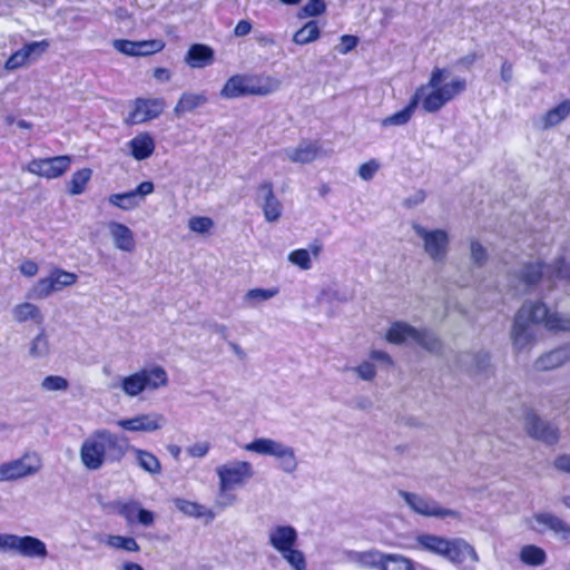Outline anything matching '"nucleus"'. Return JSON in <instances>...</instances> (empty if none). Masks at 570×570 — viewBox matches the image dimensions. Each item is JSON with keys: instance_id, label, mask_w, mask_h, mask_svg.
I'll return each instance as SVG.
<instances>
[{"instance_id": "nucleus-51", "label": "nucleus", "mask_w": 570, "mask_h": 570, "mask_svg": "<svg viewBox=\"0 0 570 570\" xmlns=\"http://www.w3.org/2000/svg\"><path fill=\"white\" fill-rule=\"evenodd\" d=\"M383 557L384 554H380L377 551H364L358 553L357 561L363 566L381 570V559Z\"/></svg>"}, {"instance_id": "nucleus-47", "label": "nucleus", "mask_w": 570, "mask_h": 570, "mask_svg": "<svg viewBox=\"0 0 570 570\" xmlns=\"http://www.w3.org/2000/svg\"><path fill=\"white\" fill-rule=\"evenodd\" d=\"M214 227V222L207 216H193L188 220V228L197 234H206Z\"/></svg>"}, {"instance_id": "nucleus-29", "label": "nucleus", "mask_w": 570, "mask_h": 570, "mask_svg": "<svg viewBox=\"0 0 570 570\" xmlns=\"http://www.w3.org/2000/svg\"><path fill=\"white\" fill-rule=\"evenodd\" d=\"M246 86V75H234L226 80L220 90V96L227 99L248 96V87Z\"/></svg>"}, {"instance_id": "nucleus-35", "label": "nucleus", "mask_w": 570, "mask_h": 570, "mask_svg": "<svg viewBox=\"0 0 570 570\" xmlns=\"http://www.w3.org/2000/svg\"><path fill=\"white\" fill-rule=\"evenodd\" d=\"M92 176V170L88 167L76 170L68 183V193L72 196L82 194Z\"/></svg>"}, {"instance_id": "nucleus-16", "label": "nucleus", "mask_w": 570, "mask_h": 570, "mask_svg": "<svg viewBox=\"0 0 570 570\" xmlns=\"http://www.w3.org/2000/svg\"><path fill=\"white\" fill-rule=\"evenodd\" d=\"M527 432L537 440L548 444H554L559 440V430L550 423L543 422L537 414L529 412L527 414Z\"/></svg>"}, {"instance_id": "nucleus-54", "label": "nucleus", "mask_w": 570, "mask_h": 570, "mask_svg": "<svg viewBox=\"0 0 570 570\" xmlns=\"http://www.w3.org/2000/svg\"><path fill=\"white\" fill-rule=\"evenodd\" d=\"M48 350V341L43 332L39 333L32 341L30 346V354L33 356H40Z\"/></svg>"}, {"instance_id": "nucleus-64", "label": "nucleus", "mask_w": 570, "mask_h": 570, "mask_svg": "<svg viewBox=\"0 0 570 570\" xmlns=\"http://www.w3.org/2000/svg\"><path fill=\"white\" fill-rule=\"evenodd\" d=\"M370 358L372 361L385 362L390 366L393 365V361H392L391 356L384 351H376V350L372 351L370 353Z\"/></svg>"}, {"instance_id": "nucleus-19", "label": "nucleus", "mask_w": 570, "mask_h": 570, "mask_svg": "<svg viewBox=\"0 0 570 570\" xmlns=\"http://www.w3.org/2000/svg\"><path fill=\"white\" fill-rule=\"evenodd\" d=\"M154 189V183L146 180L140 183L134 190L110 195L108 200L112 206L128 210L137 206L136 197L138 195L145 197L150 195Z\"/></svg>"}, {"instance_id": "nucleus-18", "label": "nucleus", "mask_w": 570, "mask_h": 570, "mask_svg": "<svg viewBox=\"0 0 570 570\" xmlns=\"http://www.w3.org/2000/svg\"><path fill=\"white\" fill-rule=\"evenodd\" d=\"M257 191L264 195V203L262 204V210L266 222H277L283 212V205L279 199L275 196L274 185L271 180H264L257 186Z\"/></svg>"}, {"instance_id": "nucleus-42", "label": "nucleus", "mask_w": 570, "mask_h": 570, "mask_svg": "<svg viewBox=\"0 0 570 570\" xmlns=\"http://www.w3.org/2000/svg\"><path fill=\"white\" fill-rule=\"evenodd\" d=\"M107 542L115 549H121L128 552H138L140 550L139 544L131 537L109 535Z\"/></svg>"}, {"instance_id": "nucleus-36", "label": "nucleus", "mask_w": 570, "mask_h": 570, "mask_svg": "<svg viewBox=\"0 0 570 570\" xmlns=\"http://www.w3.org/2000/svg\"><path fill=\"white\" fill-rule=\"evenodd\" d=\"M320 36L321 30L317 21L309 20L294 33L293 41L296 45L303 46L317 40Z\"/></svg>"}, {"instance_id": "nucleus-31", "label": "nucleus", "mask_w": 570, "mask_h": 570, "mask_svg": "<svg viewBox=\"0 0 570 570\" xmlns=\"http://www.w3.org/2000/svg\"><path fill=\"white\" fill-rule=\"evenodd\" d=\"M130 451L134 452L137 464L146 472L150 474H159L161 472V464L158 458L149 451L132 448Z\"/></svg>"}, {"instance_id": "nucleus-6", "label": "nucleus", "mask_w": 570, "mask_h": 570, "mask_svg": "<svg viewBox=\"0 0 570 570\" xmlns=\"http://www.w3.org/2000/svg\"><path fill=\"white\" fill-rule=\"evenodd\" d=\"M271 546L295 569L306 570V560L296 549L297 531L292 525H276L269 533Z\"/></svg>"}, {"instance_id": "nucleus-55", "label": "nucleus", "mask_w": 570, "mask_h": 570, "mask_svg": "<svg viewBox=\"0 0 570 570\" xmlns=\"http://www.w3.org/2000/svg\"><path fill=\"white\" fill-rule=\"evenodd\" d=\"M470 249L471 257L476 265H482L487 261V250L478 240L471 242Z\"/></svg>"}, {"instance_id": "nucleus-52", "label": "nucleus", "mask_w": 570, "mask_h": 570, "mask_svg": "<svg viewBox=\"0 0 570 570\" xmlns=\"http://www.w3.org/2000/svg\"><path fill=\"white\" fill-rule=\"evenodd\" d=\"M24 53H26V51H24L23 47L17 51H14L13 53H11L10 57L6 61V65H4L6 68L9 70H14V69H18V68L27 65L30 61V59Z\"/></svg>"}, {"instance_id": "nucleus-28", "label": "nucleus", "mask_w": 570, "mask_h": 570, "mask_svg": "<svg viewBox=\"0 0 570 570\" xmlns=\"http://www.w3.org/2000/svg\"><path fill=\"white\" fill-rule=\"evenodd\" d=\"M175 505L180 512L195 519H205L206 522H210L215 518L210 509L194 501L178 498L175 500Z\"/></svg>"}, {"instance_id": "nucleus-27", "label": "nucleus", "mask_w": 570, "mask_h": 570, "mask_svg": "<svg viewBox=\"0 0 570 570\" xmlns=\"http://www.w3.org/2000/svg\"><path fill=\"white\" fill-rule=\"evenodd\" d=\"M208 102V97L206 94L200 92H184L178 99L176 106L174 107V114L176 116H181L187 112H191L197 108L206 105Z\"/></svg>"}, {"instance_id": "nucleus-59", "label": "nucleus", "mask_w": 570, "mask_h": 570, "mask_svg": "<svg viewBox=\"0 0 570 570\" xmlns=\"http://www.w3.org/2000/svg\"><path fill=\"white\" fill-rule=\"evenodd\" d=\"M19 269L21 274H23L24 276L33 277L35 275H37L39 266L36 262L31 259H26L20 264Z\"/></svg>"}, {"instance_id": "nucleus-58", "label": "nucleus", "mask_w": 570, "mask_h": 570, "mask_svg": "<svg viewBox=\"0 0 570 570\" xmlns=\"http://www.w3.org/2000/svg\"><path fill=\"white\" fill-rule=\"evenodd\" d=\"M356 373L358 376L363 380L371 381L376 375L375 366L370 362H363L361 363L356 368Z\"/></svg>"}, {"instance_id": "nucleus-45", "label": "nucleus", "mask_w": 570, "mask_h": 570, "mask_svg": "<svg viewBox=\"0 0 570 570\" xmlns=\"http://www.w3.org/2000/svg\"><path fill=\"white\" fill-rule=\"evenodd\" d=\"M550 276L557 279L570 281V262L559 257L550 266Z\"/></svg>"}, {"instance_id": "nucleus-43", "label": "nucleus", "mask_w": 570, "mask_h": 570, "mask_svg": "<svg viewBox=\"0 0 570 570\" xmlns=\"http://www.w3.org/2000/svg\"><path fill=\"white\" fill-rule=\"evenodd\" d=\"M166 42L163 39H149L138 41L139 57L151 56L163 51Z\"/></svg>"}, {"instance_id": "nucleus-17", "label": "nucleus", "mask_w": 570, "mask_h": 570, "mask_svg": "<svg viewBox=\"0 0 570 570\" xmlns=\"http://www.w3.org/2000/svg\"><path fill=\"white\" fill-rule=\"evenodd\" d=\"M407 504L419 514L425 517L446 518L454 515L452 510L441 507L436 501L413 493L405 495Z\"/></svg>"}, {"instance_id": "nucleus-22", "label": "nucleus", "mask_w": 570, "mask_h": 570, "mask_svg": "<svg viewBox=\"0 0 570 570\" xmlns=\"http://www.w3.org/2000/svg\"><path fill=\"white\" fill-rule=\"evenodd\" d=\"M215 61V52L212 47L204 43H194L189 47L185 62L190 68H205Z\"/></svg>"}, {"instance_id": "nucleus-9", "label": "nucleus", "mask_w": 570, "mask_h": 570, "mask_svg": "<svg viewBox=\"0 0 570 570\" xmlns=\"http://www.w3.org/2000/svg\"><path fill=\"white\" fill-rule=\"evenodd\" d=\"M78 276L75 273L55 267L47 277L40 278L30 289L28 297L43 299L53 292L61 291L65 287L76 284Z\"/></svg>"}, {"instance_id": "nucleus-2", "label": "nucleus", "mask_w": 570, "mask_h": 570, "mask_svg": "<svg viewBox=\"0 0 570 570\" xmlns=\"http://www.w3.org/2000/svg\"><path fill=\"white\" fill-rule=\"evenodd\" d=\"M129 451L130 443L127 436L108 429H98L83 440L79 456L87 470L97 471L106 463L121 462Z\"/></svg>"}, {"instance_id": "nucleus-39", "label": "nucleus", "mask_w": 570, "mask_h": 570, "mask_svg": "<svg viewBox=\"0 0 570 570\" xmlns=\"http://www.w3.org/2000/svg\"><path fill=\"white\" fill-rule=\"evenodd\" d=\"M320 154V146L315 142H307L305 145H299L296 147L292 154L289 155V159L294 163H312L317 158Z\"/></svg>"}, {"instance_id": "nucleus-20", "label": "nucleus", "mask_w": 570, "mask_h": 570, "mask_svg": "<svg viewBox=\"0 0 570 570\" xmlns=\"http://www.w3.org/2000/svg\"><path fill=\"white\" fill-rule=\"evenodd\" d=\"M446 546L443 558L453 563H463L468 557L473 561L478 560L474 548L463 539H448Z\"/></svg>"}, {"instance_id": "nucleus-33", "label": "nucleus", "mask_w": 570, "mask_h": 570, "mask_svg": "<svg viewBox=\"0 0 570 570\" xmlns=\"http://www.w3.org/2000/svg\"><path fill=\"white\" fill-rule=\"evenodd\" d=\"M570 115V99L562 100L556 107L549 109L542 120L546 129L554 127Z\"/></svg>"}, {"instance_id": "nucleus-60", "label": "nucleus", "mask_w": 570, "mask_h": 570, "mask_svg": "<svg viewBox=\"0 0 570 570\" xmlns=\"http://www.w3.org/2000/svg\"><path fill=\"white\" fill-rule=\"evenodd\" d=\"M208 451H209L208 443H195L188 448L189 455H191L194 458H203L208 453Z\"/></svg>"}, {"instance_id": "nucleus-10", "label": "nucleus", "mask_w": 570, "mask_h": 570, "mask_svg": "<svg viewBox=\"0 0 570 570\" xmlns=\"http://www.w3.org/2000/svg\"><path fill=\"white\" fill-rule=\"evenodd\" d=\"M166 108L164 98H136L125 119L127 125H139L158 118Z\"/></svg>"}, {"instance_id": "nucleus-50", "label": "nucleus", "mask_w": 570, "mask_h": 570, "mask_svg": "<svg viewBox=\"0 0 570 570\" xmlns=\"http://www.w3.org/2000/svg\"><path fill=\"white\" fill-rule=\"evenodd\" d=\"M68 386V381L58 375L46 376L41 382V387L46 391H66Z\"/></svg>"}, {"instance_id": "nucleus-24", "label": "nucleus", "mask_w": 570, "mask_h": 570, "mask_svg": "<svg viewBox=\"0 0 570 570\" xmlns=\"http://www.w3.org/2000/svg\"><path fill=\"white\" fill-rule=\"evenodd\" d=\"M570 360V346H560L543 355L535 362L534 367L538 371L554 370Z\"/></svg>"}, {"instance_id": "nucleus-15", "label": "nucleus", "mask_w": 570, "mask_h": 570, "mask_svg": "<svg viewBox=\"0 0 570 570\" xmlns=\"http://www.w3.org/2000/svg\"><path fill=\"white\" fill-rule=\"evenodd\" d=\"M165 417L160 413L138 414L134 417L121 419L117 425L129 432H155L161 429Z\"/></svg>"}, {"instance_id": "nucleus-30", "label": "nucleus", "mask_w": 570, "mask_h": 570, "mask_svg": "<svg viewBox=\"0 0 570 570\" xmlns=\"http://www.w3.org/2000/svg\"><path fill=\"white\" fill-rule=\"evenodd\" d=\"M13 317L18 323H24L29 320L36 324L41 325L43 323V316L39 307L32 303L24 302L14 306Z\"/></svg>"}, {"instance_id": "nucleus-38", "label": "nucleus", "mask_w": 570, "mask_h": 570, "mask_svg": "<svg viewBox=\"0 0 570 570\" xmlns=\"http://www.w3.org/2000/svg\"><path fill=\"white\" fill-rule=\"evenodd\" d=\"M281 443L272 440L259 438L244 445V450L248 452H254L262 455H272L274 456L278 449L281 448Z\"/></svg>"}, {"instance_id": "nucleus-48", "label": "nucleus", "mask_w": 570, "mask_h": 570, "mask_svg": "<svg viewBox=\"0 0 570 570\" xmlns=\"http://www.w3.org/2000/svg\"><path fill=\"white\" fill-rule=\"evenodd\" d=\"M50 47V41L47 39L40 41L28 42L23 46L26 51L24 55L31 60H36L41 57Z\"/></svg>"}, {"instance_id": "nucleus-62", "label": "nucleus", "mask_w": 570, "mask_h": 570, "mask_svg": "<svg viewBox=\"0 0 570 570\" xmlns=\"http://www.w3.org/2000/svg\"><path fill=\"white\" fill-rule=\"evenodd\" d=\"M252 22L248 20H239L235 28H234V35L237 37H244L247 36L252 31Z\"/></svg>"}, {"instance_id": "nucleus-57", "label": "nucleus", "mask_w": 570, "mask_h": 570, "mask_svg": "<svg viewBox=\"0 0 570 570\" xmlns=\"http://www.w3.org/2000/svg\"><path fill=\"white\" fill-rule=\"evenodd\" d=\"M358 43V38L353 35H344L341 37V43L338 47V52L346 55L352 51Z\"/></svg>"}, {"instance_id": "nucleus-37", "label": "nucleus", "mask_w": 570, "mask_h": 570, "mask_svg": "<svg viewBox=\"0 0 570 570\" xmlns=\"http://www.w3.org/2000/svg\"><path fill=\"white\" fill-rule=\"evenodd\" d=\"M547 265L542 261L528 263L521 271L520 279L528 286L537 285L543 277Z\"/></svg>"}, {"instance_id": "nucleus-12", "label": "nucleus", "mask_w": 570, "mask_h": 570, "mask_svg": "<svg viewBox=\"0 0 570 570\" xmlns=\"http://www.w3.org/2000/svg\"><path fill=\"white\" fill-rule=\"evenodd\" d=\"M415 233L423 239L424 249L435 262H441L446 257L449 247V235L443 229L428 230L417 225Z\"/></svg>"}, {"instance_id": "nucleus-21", "label": "nucleus", "mask_w": 570, "mask_h": 570, "mask_svg": "<svg viewBox=\"0 0 570 570\" xmlns=\"http://www.w3.org/2000/svg\"><path fill=\"white\" fill-rule=\"evenodd\" d=\"M246 87L248 96H267L276 91L279 87V80L265 75H246Z\"/></svg>"}, {"instance_id": "nucleus-5", "label": "nucleus", "mask_w": 570, "mask_h": 570, "mask_svg": "<svg viewBox=\"0 0 570 570\" xmlns=\"http://www.w3.org/2000/svg\"><path fill=\"white\" fill-rule=\"evenodd\" d=\"M216 473L219 479L217 505L220 508L232 505L236 501V495L232 491L245 485L254 476L253 466L247 461L223 464L216 469Z\"/></svg>"}, {"instance_id": "nucleus-23", "label": "nucleus", "mask_w": 570, "mask_h": 570, "mask_svg": "<svg viewBox=\"0 0 570 570\" xmlns=\"http://www.w3.org/2000/svg\"><path fill=\"white\" fill-rule=\"evenodd\" d=\"M130 156L136 160H145L149 158L156 148L154 137L147 132H139L128 141Z\"/></svg>"}, {"instance_id": "nucleus-49", "label": "nucleus", "mask_w": 570, "mask_h": 570, "mask_svg": "<svg viewBox=\"0 0 570 570\" xmlns=\"http://www.w3.org/2000/svg\"><path fill=\"white\" fill-rule=\"evenodd\" d=\"M112 47L120 53L128 57H139L138 41L128 39H116L112 41Z\"/></svg>"}, {"instance_id": "nucleus-53", "label": "nucleus", "mask_w": 570, "mask_h": 570, "mask_svg": "<svg viewBox=\"0 0 570 570\" xmlns=\"http://www.w3.org/2000/svg\"><path fill=\"white\" fill-rule=\"evenodd\" d=\"M278 294V288H253L247 293V297L257 301H267Z\"/></svg>"}, {"instance_id": "nucleus-44", "label": "nucleus", "mask_w": 570, "mask_h": 570, "mask_svg": "<svg viewBox=\"0 0 570 570\" xmlns=\"http://www.w3.org/2000/svg\"><path fill=\"white\" fill-rule=\"evenodd\" d=\"M326 11L324 0H308L299 10V18L318 17Z\"/></svg>"}, {"instance_id": "nucleus-13", "label": "nucleus", "mask_w": 570, "mask_h": 570, "mask_svg": "<svg viewBox=\"0 0 570 570\" xmlns=\"http://www.w3.org/2000/svg\"><path fill=\"white\" fill-rule=\"evenodd\" d=\"M29 459L30 455L24 454L17 460L2 463L0 465V482L14 481L37 473L40 469L39 460L35 459L33 463H27V460Z\"/></svg>"}, {"instance_id": "nucleus-56", "label": "nucleus", "mask_w": 570, "mask_h": 570, "mask_svg": "<svg viewBox=\"0 0 570 570\" xmlns=\"http://www.w3.org/2000/svg\"><path fill=\"white\" fill-rule=\"evenodd\" d=\"M377 170L379 164L371 159L358 167V175L364 180H371Z\"/></svg>"}, {"instance_id": "nucleus-25", "label": "nucleus", "mask_w": 570, "mask_h": 570, "mask_svg": "<svg viewBox=\"0 0 570 570\" xmlns=\"http://www.w3.org/2000/svg\"><path fill=\"white\" fill-rule=\"evenodd\" d=\"M534 520L546 529L551 530L562 541L570 544V525L566 521L547 512L534 514Z\"/></svg>"}, {"instance_id": "nucleus-63", "label": "nucleus", "mask_w": 570, "mask_h": 570, "mask_svg": "<svg viewBox=\"0 0 570 570\" xmlns=\"http://www.w3.org/2000/svg\"><path fill=\"white\" fill-rule=\"evenodd\" d=\"M153 76L156 80L160 81V82H167L170 80L171 78V72L169 69L167 68H164V67H157L154 69L153 71Z\"/></svg>"}, {"instance_id": "nucleus-34", "label": "nucleus", "mask_w": 570, "mask_h": 570, "mask_svg": "<svg viewBox=\"0 0 570 570\" xmlns=\"http://www.w3.org/2000/svg\"><path fill=\"white\" fill-rule=\"evenodd\" d=\"M519 557L522 563L530 567H539L547 561L546 551L535 544L523 546Z\"/></svg>"}, {"instance_id": "nucleus-4", "label": "nucleus", "mask_w": 570, "mask_h": 570, "mask_svg": "<svg viewBox=\"0 0 570 570\" xmlns=\"http://www.w3.org/2000/svg\"><path fill=\"white\" fill-rule=\"evenodd\" d=\"M168 384L169 376L167 371L161 365L151 364L122 376L118 385L126 396L137 397L144 393L165 389Z\"/></svg>"}, {"instance_id": "nucleus-46", "label": "nucleus", "mask_w": 570, "mask_h": 570, "mask_svg": "<svg viewBox=\"0 0 570 570\" xmlns=\"http://www.w3.org/2000/svg\"><path fill=\"white\" fill-rule=\"evenodd\" d=\"M288 261L299 267L303 271H307L312 267V261L309 252L304 248L294 249L288 254Z\"/></svg>"}, {"instance_id": "nucleus-32", "label": "nucleus", "mask_w": 570, "mask_h": 570, "mask_svg": "<svg viewBox=\"0 0 570 570\" xmlns=\"http://www.w3.org/2000/svg\"><path fill=\"white\" fill-rule=\"evenodd\" d=\"M416 543L423 550L443 557L445 548L448 547V539L435 534L423 533L416 537Z\"/></svg>"}, {"instance_id": "nucleus-14", "label": "nucleus", "mask_w": 570, "mask_h": 570, "mask_svg": "<svg viewBox=\"0 0 570 570\" xmlns=\"http://www.w3.org/2000/svg\"><path fill=\"white\" fill-rule=\"evenodd\" d=\"M115 509L128 524L139 523L144 527H150L155 522L154 512L141 508L137 501L129 500L116 502Z\"/></svg>"}, {"instance_id": "nucleus-26", "label": "nucleus", "mask_w": 570, "mask_h": 570, "mask_svg": "<svg viewBox=\"0 0 570 570\" xmlns=\"http://www.w3.org/2000/svg\"><path fill=\"white\" fill-rule=\"evenodd\" d=\"M110 234L114 238L115 246L124 252H132L136 246L131 229L125 224L112 222L109 224Z\"/></svg>"}, {"instance_id": "nucleus-8", "label": "nucleus", "mask_w": 570, "mask_h": 570, "mask_svg": "<svg viewBox=\"0 0 570 570\" xmlns=\"http://www.w3.org/2000/svg\"><path fill=\"white\" fill-rule=\"evenodd\" d=\"M71 164L72 157L70 155L33 158L26 165L23 170L50 180L62 177L70 169Z\"/></svg>"}, {"instance_id": "nucleus-40", "label": "nucleus", "mask_w": 570, "mask_h": 570, "mask_svg": "<svg viewBox=\"0 0 570 570\" xmlns=\"http://www.w3.org/2000/svg\"><path fill=\"white\" fill-rule=\"evenodd\" d=\"M381 570H413V566L402 556L386 554L381 559Z\"/></svg>"}, {"instance_id": "nucleus-3", "label": "nucleus", "mask_w": 570, "mask_h": 570, "mask_svg": "<svg viewBox=\"0 0 570 570\" xmlns=\"http://www.w3.org/2000/svg\"><path fill=\"white\" fill-rule=\"evenodd\" d=\"M529 324H541L552 333H570V317L551 312L542 302L523 305L517 312L512 327V342L517 350L525 348L534 342Z\"/></svg>"}, {"instance_id": "nucleus-7", "label": "nucleus", "mask_w": 570, "mask_h": 570, "mask_svg": "<svg viewBox=\"0 0 570 570\" xmlns=\"http://www.w3.org/2000/svg\"><path fill=\"white\" fill-rule=\"evenodd\" d=\"M386 340L393 344H401L407 340H413L431 353H439L442 350L441 341L428 331H417L414 327L400 322L392 324L386 333Z\"/></svg>"}, {"instance_id": "nucleus-61", "label": "nucleus", "mask_w": 570, "mask_h": 570, "mask_svg": "<svg viewBox=\"0 0 570 570\" xmlns=\"http://www.w3.org/2000/svg\"><path fill=\"white\" fill-rule=\"evenodd\" d=\"M557 470L570 473V454H562L556 458L553 462Z\"/></svg>"}, {"instance_id": "nucleus-11", "label": "nucleus", "mask_w": 570, "mask_h": 570, "mask_svg": "<svg viewBox=\"0 0 570 570\" xmlns=\"http://www.w3.org/2000/svg\"><path fill=\"white\" fill-rule=\"evenodd\" d=\"M3 551H12L26 558H45L48 554L45 542L31 535L19 537L4 533Z\"/></svg>"}, {"instance_id": "nucleus-41", "label": "nucleus", "mask_w": 570, "mask_h": 570, "mask_svg": "<svg viewBox=\"0 0 570 570\" xmlns=\"http://www.w3.org/2000/svg\"><path fill=\"white\" fill-rule=\"evenodd\" d=\"M274 456L278 460L283 471L291 473L296 470L297 462L293 449L282 444Z\"/></svg>"}, {"instance_id": "nucleus-1", "label": "nucleus", "mask_w": 570, "mask_h": 570, "mask_svg": "<svg viewBox=\"0 0 570 570\" xmlns=\"http://www.w3.org/2000/svg\"><path fill=\"white\" fill-rule=\"evenodd\" d=\"M449 76L448 69L434 67L428 82L416 88L403 109L382 119V126H402L407 124L419 105L425 112L435 114L450 101L461 96L468 88L465 78L453 77L448 80Z\"/></svg>"}]
</instances>
